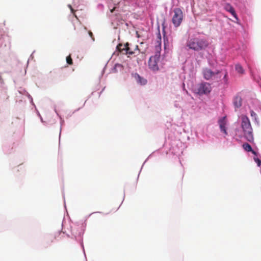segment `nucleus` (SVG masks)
I'll return each instance as SVG.
<instances>
[{
	"label": "nucleus",
	"instance_id": "9b49d317",
	"mask_svg": "<svg viewBox=\"0 0 261 261\" xmlns=\"http://www.w3.org/2000/svg\"><path fill=\"white\" fill-rule=\"evenodd\" d=\"M128 45V43H126L124 45H123L121 43H119L117 46V50L120 53L124 55V53L126 52V49L127 46Z\"/></svg>",
	"mask_w": 261,
	"mask_h": 261
},
{
	"label": "nucleus",
	"instance_id": "9d476101",
	"mask_svg": "<svg viewBox=\"0 0 261 261\" xmlns=\"http://www.w3.org/2000/svg\"><path fill=\"white\" fill-rule=\"evenodd\" d=\"M132 75L138 84L141 85H145L147 83V80L140 76L138 73L133 74Z\"/></svg>",
	"mask_w": 261,
	"mask_h": 261
},
{
	"label": "nucleus",
	"instance_id": "aec40b11",
	"mask_svg": "<svg viewBox=\"0 0 261 261\" xmlns=\"http://www.w3.org/2000/svg\"><path fill=\"white\" fill-rule=\"evenodd\" d=\"M70 9H71V10L72 12H73V9L72 8V7H71V6H70Z\"/></svg>",
	"mask_w": 261,
	"mask_h": 261
},
{
	"label": "nucleus",
	"instance_id": "2eb2a0df",
	"mask_svg": "<svg viewBox=\"0 0 261 261\" xmlns=\"http://www.w3.org/2000/svg\"><path fill=\"white\" fill-rule=\"evenodd\" d=\"M122 65L120 64H115L113 70L115 72H118V70H121L122 69Z\"/></svg>",
	"mask_w": 261,
	"mask_h": 261
},
{
	"label": "nucleus",
	"instance_id": "423d86ee",
	"mask_svg": "<svg viewBox=\"0 0 261 261\" xmlns=\"http://www.w3.org/2000/svg\"><path fill=\"white\" fill-rule=\"evenodd\" d=\"M160 56L156 54L154 56H151L148 61V66L150 69L153 71L159 70L158 63L160 60Z\"/></svg>",
	"mask_w": 261,
	"mask_h": 261
},
{
	"label": "nucleus",
	"instance_id": "f257e3e1",
	"mask_svg": "<svg viewBox=\"0 0 261 261\" xmlns=\"http://www.w3.org/2000/svg\"><path fill=\"white\" fill-rule=\"evenodd\" d=\"M209 45L208 41L203 39L192 38L187 41V45L195 51L204 50Z\"/></svg>",
	"mask_w": 261,
	"mask_h": 261
},
{
	"label": "nucleus",
	"instance_id": "6e6552de",
	"mask_svg": "<svg viewBox=\"0 0 261 261\" xmlns=\"http://www.w3.org/2000/svg\"><path fill=\"white\" fill-rule=\"evenodd\" d=\"M219 71H217L216 72L212 71L210 69L205 68L203 70L202 73L204 78L206 80H209L212 79L215 74H218Z\"/></svg>",
	"mask_w": 261,
	"mask_h": 261
},
{
	"label": "nucleus",
	"instance_id": "20e7f679",
	"mask_svg": "<svg viewBox=\"0 0 261 261\" xmlns=\"http://www.w3.org/2000/svg\"><path fill=\"white\" fill-rule=\"evenodd\" d=\"M211 85L208 83L204 82L198 85L196 92L199 95L207 94L211 92Z\"/></svg>",
	"mask_w": 261,
	"mask_h": 261
},
{
	"label": "nucleus",
	"instance_id": "4468645a",
	"mask_svg": "<svg viewBox=\"0 0 261 261\" xmlns=\"http://www.w3.org/2000/svg\"><path fill=\"white\" fill-rule=\"evenodd\" d=\"M236 70L238 72V73L240 74H243L244 73V70L240 64H237L235 67Z\"/></svg>",
	"mask_w": 261,
	"mask_h": 261
},
{
	"label": "nucleus",
	"instance_id": "39448f33",
	"mask_svg": "<svg viewBox=\"0 0 261 261\" xmlns=\"http://www.w3.org/2000/svg\"><path fill=\"white\" fill-rule=\"evenodd\" d=\"M125 49L126 51L125 53H124V55H128V56H136L139 53L144 54V51L140 50L137 45H133L132 44L128 43V45L127 46L126 48H125Z\"/></svg>",
	"mask_w": 261,
	"mask_h": 261
},
{
	"label": "nucleus",
	"instance_id": "7ed1b4c3",
	"mask_svg": "<svg viewBox=\"0 0 261 261\" xmlns=\"http://www.w3.org/2000/svg\"><path fill=\"white\" fill-rule=\"evenodd\" d=\"M173 15L172 18V22L176 28L179 27L184 18V14L181 10L179 8H175L173 10Z\"/></svg>",
	"mask_w": 261,
	"mask_h": 261
},
{
	"label": "nucleus",
	"instance_id": "6ab92c4d",
	"mask_svg": "<svg viewBox=\"0 0 261 261\" xmlns=\"http://www.w3.org/2000/svg\"><path fill=\"white\" fill-rule=\"evenodd\" d=\"M89 34L90 36L94 40V38H93V34L91 31L89 32Z\"/></svg>",
	"mask_w": 261,
	"mask_h": 261
},
{
	"label": "nucleus",
	"instance_id": "ddd939ff",
	"mask_svg": "<svg viewBox=\"0 0 261 261\" xmlns=\"http://www.w3.org/2000/svg\"><path fill=\"white\" fill-rule=\"evenodd\" d=\"M243 149L248 152H251L253 154H255L256 152L255 151L253 150L252 147L250 145H249L247 143H245L243 144Z\"/></svg>",
	"mask_w": 261,
	"mask_h": 261
},
{
	"label": "nucleus",
	"instance_id": "f8f14e48",
	"mask_svg": "<svg viewBox=\"0 0 261 261\" xmlns=\"http://www.w3.org/2000/svg\"><path fill=\"white\" fill-rule=\"evenodd\" d=\"M233 105L236 108H240L242 105V98L240 96H237L233 99Z\"/></svg>",
	"mask_w": 261,
	"mask_h": 261
},
{
	"label": "nucleus",
	"instance_id": "f03ea898",
	"mask_svg": "<svg viewBox=\"0 0 261 261\" xmlns=\"http://www.w3.org/2000/svg\"><path fill=\"white\" fill-rule=\"evenodd\" d=\"M241 119V127L244 132V137L248 141L251 142L253 141L254 138L250 121L246 116H242Z\"/></svg>",
	"mask_w": 261,
	"mask_h": 261
},
{
	"label": "nucleus",
	"instance_id": "a211bd4d",
	"mask_svg": "<svg viewBox=\"0 0 261 261\" xmlns=\"http://www.w3.org/2000/svg\"><path fill=\"white\" fill-rule=\"evenodd\" d=\"M59 235L61 236V237H64L65 236V234L64 232H59Z\"/></svg>",
	"mask_w": 261,
	"mask_h": 261
},
{
	"label": "nucleus",
	"instance_id": "f3484780",
	"mask_svg": "<svg viewBox=\"0 0 261 261\" xmlns=\"http://www.w3.org/2000/svg\"><path fill=\"white\" fill-rule=\"evenodd\" d=\"M255 162L257 163V165L260 166L261 165V161L259 159H255Z\"/></svg>",
	"mask_w": 261,
	"mask_h": 261
},
{
	"label": "nucleus",
	"instance_id": "dca6fc26",
	"mask_svg": "<svg viewBox=\"0 0 261 261\" xmlns=\"http://www.w3.org/2000/svg\"><path fill=\"white\" fill-rule=\"evenodd\" d=\"M66 62L70 65H72L73 64L72 59L70 55H69L66 57Z\"/></svg>",
	"mask_w": 261,
	"mask_h": 261
},
{
	"label": "nucleus",
	"instance_id": "0eeeda50",
	"mask_svg": "<svg viewBox=\"0 0 261 261\" xmlns=\"http://www.w3.org/2000/svg\"><path fill=\"white\" fill-rule=\"evenodd\" d=\"M218 124L221 131L223 132L225 135H227L228 133L226 127L227 124L226 117L224 116L222 118L219 119L218 120Z\"/></svg>",
	"mask_w": 261,
	"mask_h": 261
},
{
	"label": "nucleus",
	"instance_id": "1a4fd4ad",
	"mask_svg": "<svg viewBox=\"0 0 261 261\" xmlns=\"http://www.w3.org/2000/svg\"><path fill=\"white\" fill-rule=\"evenodd\" d=\"M224 9L230 13L231 15L235 18V19L237 20H239L238 16L236 13V11L234 8L231 6L230 4L227 3L224 5Z\"/></svg>",
	"mask_w": 261,
	"mask_h": 261
}]
</instances>
